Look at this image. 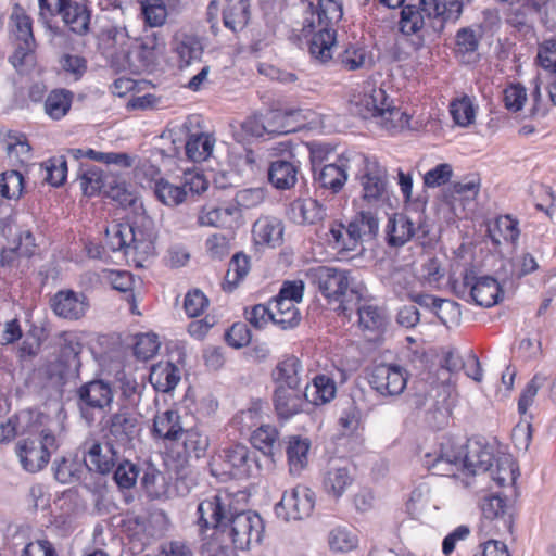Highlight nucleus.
<instances>
[{"label": "nucleus", "instance_id": "15", "mask_svg": "<svg viewBox=\"0 0 556 556\" xmlns=\"http://www.w3.org/2000/svg\"><path fill=\"white\" fill-rule=\"evenodd\" d=\"M369 383L381 395L395 396L404 391L407 377L400 366L380 364L374 367Z\"/></svg>", "mask_w": 556, "mask_h": 556}, {"label": "nucleus", "instance_id": "6", "mask_svg": "<svg viewBox=\"0 0 556 556\" xmlns=\"http://www.w3.org/2000/svg\"><path fill=\"white\" fill-rule=\"evenodd\" d=\"M457 295L466 301L472 300L482 307H492L497 304L504 295L505 290H514L515 281L513 278L501 277L500 279L491 276L476 277L472 270H466L463 280L457 289Z\"/></svg>", "mask_w": 556, "mask_h": 556}, {"label": "nucleus", "instance_id": "29", "mask_svg": "<svg viewBox=\"0 0 556 556\" xmlns=\"http://www.w3.org/2000/svg\"><path fill=\"white\" fill-rule=\"evenodd\" d=\"M182 431L180 415L176 409H167L154 416L152 433L155 437L176 442L180 440Z\"/></svg>", "mask_w": 556, "mask_h": 556}, {"label": "nucleus", "instance_id": "38", "mask_svg": "<svg viewBox=\"0 0 556 556\" xmlns=\"http://www.w3.org/2000/svg\"><path fill=\"white\" fill-rule=\"evenodd\" d=\"M506 21L507 23L517 28L518 30H527L531 26V16L539 13L541 5L538 2H530L525 0L522 2L509 3Z\"/></svg>", "mask_w": 556, "mask_h": 556}, {"label": "nucleus", "instance_id": "18", "mask_svg": "<svg viewBox=\"0 0 556 556\" xmlns=\"http://www.w3.org/2000/svg\"><path fill=\"white\" fill-rule=\"evenodd\" d=\"M224 460L229 466L230 475L235 478H248L261 469L260 459L243 444H233L224 450Z\"/></svg>", "mask_w": 556, "mask_h": 556}, {"label": "nucleus", "instance_id": "43", "mask_svg": "<svg viewBox=\"0 0 556 556\" xmlns=\"http://www.w3.org/2000/svg\"><path fill=\"white\" fill-rule=\"evenodd\" d=\"M154 194L163 204L175 207L186 200V190L182 186L174 185L166 179L155 181Z\"/></svg>", "mask_w": 556, "mask_h": 556}, {"label": "nucleus", "instance_id": "19", "mask_svg": "<svg viewBox=\"0 0 556 556\" xmlns=\"http://www.w3.org/2000/svg\"><path fill=\"white\" fill-rule=\"evenodd\" d=\"M289 154L290 159L271 161L268 167V180L278 190H290L298 182L300 161Z\"/></svg>", "mask_w": 556, "mask_h": 556}, {"label": "nucleus", "instance_id": "39", "mask_svg": "<svg viewBox=\"0 0 556 556\" xmlns=\"http://www.w3.org/2000/svg\"><path fill=\"white\" fill-rule=\"evenodd\" d=\"M277 441L278 430L270 425H262L251 434L252 445L271 460L279 445Z\"/></svg>", "mask_w": 556, "mask_h": 556}, {"label": "nucleus", "instance_id": "63", "mask_svg": "<svg viewBox=\"0 0 556 556\" xmlns=\"http://www.w3.org/2000/svg\"><path fill=\"white\" fill-rule=\"evenodd\" d=\"M527 100L526 88L521 84H511L503 91V102L510 112H518L523 108Z\"/></svg>", "mask_w": 556, "mask_h": 556}, {"label": "nucleus", "instance_id": "13", "mask_svg": "<svg viewBox=\"0 0 556 556\" xmlns=\"http://www.w3.org/2000/svg\"><path fill=\"white\" fill-rule=\"evenodd\" d=\"M83 448V462L88 470L106 475L113 470L118 460L119 452L109 440H105L104 444L93 439L86 440Z\"/></svg>", "mask_w": 556, "mask_h": 556}, {"label": "nucleus", "instance_id": "50", "mask_svg": "<svg viewBox=\"0 0 556 556\" xmlns=\"http://www.w3.org/2000/svg\"><path fill=\"white\" fill-rule=\"evenodd\" d=\"M70 0H38L39 3V15L42 22L47 25L48 29L51 31L52 38L51 40L55 42V40L64 38L65 33L59 28L53 27L49 24L48 17L53 16L55 14H60V11L66 5Z\"/></svg>", "mask_w": 556, "mask_h": 556}, {"label": "nucleus", "instance_id": "10", "mask_svg": "<svg viewBox=\"0 0 556 556\" xmlns=\"http://www.w3.org/2000/svg\"><path fill=\"white\" fill-rule=\"evenodd\" d=\"M76 395L80 416L88 425L94 422L96 412L102 413L110 409L114 397L111 384L101 379L81 384Z\"/></svg>", "mask_w": 556, "mask_h": 556}, {"label": "nucleus", "instance_id": "4", "mask_svg": "<svg viewBox=\"0 0 556 556\" xmlns=\"http://www.w3.org/2000/svg\"><path fill=\"white\" fill-rule=\"evenodd\" d=\"M355 106L358 115L375 118L388 131L396 132L409 127L410 116L395 105L382 87L366 83Z\"/></svg>", "mask_w": 556, "mask_h": 556}, {"label": "nucleus", "instance_id": "24", "mask_svg": "<svg viewBox=\"0 0 556 556\" xmlns=\"http://www.w3.org/2000/svg\"><path fill=\"white\" fill-rule=\"evenodd\" d=\"M83 344L73 333H64L61 338L60 354L58 362L63 366L62 375L65 377H76L81 367L80 353Z\"/></svg>", "mask_w": 556, "mask_h": 556}, {"label": "nucleus", "instance_id": "27", "mask_svg": "<svg viewBox=\"0 0 556 556\" xmlns=\"http://www.w3.org/2000/svg\"><path fill=\"white\" fill-rule=\"evenodd\" d=\"M353 482L350 467L342 462L328 465L324 476V489L336 498L340 497Z\"/></svg>", "mask_w": 556, "mask_h": 556}, {"label": "nucleus", "instance_id": "45", "mask_svg": "<svg viewBox=\"0 0 556 556\" xmlns=\"http://www.w3.org/2000/svg\"><path fill=\"white\" fill-rule=\"evenodd\" d=\"M180 439L182 440L184 451L187 457L199 459L204 456L208 447V438L198 429L191 428L182 431Z\"/></svg>", "mask_w": 556, "mask_h": 556}, {"label": "nucleus", "instance_id": "9", "mask_svg": "<svg viewBox=\"0 0 556 556\" xmlns=\"http://www.w3.org/2000/svg\"><path fill=\"white\" fill-rule=\"evenodd\" d=\"M53 448L54 435L43 430L37 438L20 440L15 445V454L25 471L36 473L47 466Z\"/></svg>", "mask_w": 556, "mask_h": 556}, {"label": "nucleus", "instance_id": "35", "mask_svg": "<svg viewBox=\"0 0 556 556\" xmlns=\"http://www.w3.org/2000/svg\"><path fill=\"white\" fill-rule=\"evenodd\" d=\"M215 138L207 132L189 134L185 142V153L192 162L206 161L213 152Z\"/></svg>", "mask_w": 556, "mask_h": 556}, {"label": "nucleus", "instance_id": "62", "mask_svg": "<svg viewBox=\"0 0 556 556\" xmlns=\"http://www.w3.org/2000/svg\"><path fill=\"white\" fill-rule=\"evenodd\" d=\"M142 14L150 26L157 27L166 21L167 11L161 0H146L142 2Z\"/></svg>", "mask_w": 556, "mask_h": 556}, {"label": "nucleus", "instance_id": "12", "mask_svg": "<svg viewBox=\"0 0 556 556\" xmlns=\"http://www.w3.org/2000/svg\"><path fill=\"white\" fill-rule=\"evenodd\" d=\"M314 508V493L305 486L286 491L276 505V514L285 520H301L308 517Z\"/></svg>", "mask_w": 556, "mask_h": 556}, {"label": "nucleus", "instance_id": "8", "mask_svg": "<svg viewBox=\"0 0 556 556\" xmlns=\"http://www.w3.org/2000/svg\"><path fill=\"white\" fill-rule=\"evenodd\" d=\"M108 243L113 251L148 256L154 252L155 236L151 229L136 224H117L106 230Z\"/></svg>", "mask_w": 556, "mask_h": 556}, {"label": "nucleus", "instance_id": "44", "mask_svg": "<svg viewBox=\"0 0 556 556\" xmlns=\"http://www.w3.org/2000/svg\"><path fill=\"white\" fill-rule=\"evenodd\" d=\"M114 468L113 478L119 489L129 490L136 485L140 473V467L137 464L118 455V460Z\"/></svg>", "mask_w": 556, "mask_h": 556}, {"label": "nucleus", "instance_id": "58", "mask_svg": "<svg viewBox=\"0 0 556 556\" xmlns=\"http://www.w3.org/2000/svg\"><path fill=\"white\" fill-rule=\"evenodd\" d=\"M260 73L266 75L271 80H276L282 85L287 86H298L299 88L305 90L311 89L307 84V80L301 79L295 73L288 72L285 70H280L274 66L261 67Z\"/></svg>", "mask_w": 556, "mask_h": 556}, {"label": "nucleus", "instance_id": "49", "mask_svg": "<svg viewBox=\"0 0 556 556\" xmlns=\"http://www.w3.org/2000/svg\"><path fill=\"white\" fill-rule=\"evenodd\" d=\"M214 532L210 540L202 545L203 556H235L233 545L227 540V536L219 533L218 527H212Z\"/></svg>", "mask_w": 556, "mask_h": 556}, {"label": "nucleus", "instance_id": "16", "mask_svg": "<svg viewBox=\"0 0 556 556\" xmlns=\"http://www.w3.org/2000/svg\"><path fill=\"white\" fill-rule=\"evenodd\" d=\"M429 230L426 229L422 223H416L405 214H394L389 218L386 239L388 245L392 248H400L412 240L415 236L425 238Z\"/></svg>", "mask_w": 556, "mask_h": 556}, {"label": "nucleus", "instance_id": "31", "mask_svg": "<svg viewBox=\"0 0 556 556\" xmlns=\"http://www.w3.org/2000/svg\"><path fill=\"white\" fill-rule=\"evenodd\" d=\"M309 448V439L301 435L289 437L286 454L291 475H300L307 467Z\"/></svg>", "mask_w": 556, "mask_h": 556}, {"label": "nucleus", "instance_id": "22", "mask_svg": "<svg viewBox=\"0 0 556 556\" xmlns=\"http://www.w3.org/2000/svg\"><path fill=\"white\" fill-rule=\"evenodd\" d=\"M300 114V111H273L268 113L261 125L256 124L251 128L254 136L261 137L265 132L270 135H287L294 132L298 128L296 125L291 123V119Z\"/></svg>", "mask_w": 556, "mask_h": 556}, {"label": "nucleus", "instance_id": "23", "mask_svg": "<svg viewBox=\"0 0 556 556\" xmlns=\"http://www.w3.org/2000/svg\"><path fill=\"white\" fill-rule=\"evenodd\" d=\"M289 215L299 225H315L323 222L328 213L327 207L323 203L307 198L294 200L290 204Z\"/></svg>", "mask_w": 556, "mask_h": 556}, {"label": "nucleus", "instance_id": "55", "mask_svg": "<svg viewBox=\"0 0 556 556\" xmlns=\"http://www.w3.org/2000/svg\"><path fill=\"white\" fill-rule=\"evenodd\" d=\"M11 20L15 26V37L17 41H28L35 43L33 35V25L29 16L25 14L23 9L16 4L13 9Z\"/></svg>", "mask_w": 556, "mask_h": 556}, {"label": "nucleus", "instance_id": "7", "mask_svg": "<svg viewBox=\"0 0 556 556\" xmlns=\"http://www.w3.org/2000/svg\"><path fill=\"white\" fill-rule=\"evenodd\" d=\"M470 463L472 465L467 464L466 445L452 439L443 441L440 452L433 457L426 455V465L438 476H455L457 472L472 476L479 473L478 457L472 458Z\"/></svg>", "mask_w": 556, "mask_h": 556}, {"label": "nucleus", "instance_id": "46", "mask_svg": "<svg viewBox=\"0 0 556 556\" xmlns=\"http://www.w3.org/2000/svg\"><path fill=\"white\" fill-rule=\"evenodd\" d=\"M507 266L510 269V276H504L505 278H513L515 281V287L517 286V280L522 277L532 274L539 268V264L534 256L528 252L522 253L520 256L516 257L514 261L509 262L502 266L501 270L506 273Z\"/></svg>", "mask_w": 556, "mask_h": 556}, {"label": "nucleus", "instance_id": "30", "mask_svg": "<svg viewBox=\"0 0 556 556\" xmlns=\"http://www.w3.org/2000/svg\"><path fill=\"white\" fill-rule=\"evenodd\" d=\"M250 0H225L223 9L224 26L232 33L245 28L251 17Z\"/></svg>", "mask_w": 556, "mask_h": 556}, {"label": "nucleus", "instance_id": "53", "mask_svg": "<svg viewBox=\"0 0 556 556\" xmlns=\"http://www.w3.org/2000/svg\"><path fill=\"white\" fill-rule=\"evenodd\" d=\"M467 450V464L472 465L470 460L478 457V469L480 472H491L493 469V462L496 458L491 448L481 446L478 442L469 443L466 445Z\"/></svg>", "mask_w": 556, "mask_h": 556}, {"label": "nucleus", "instance_id": "1", "mask_svg": "<svg viewBox=\"0 0 556 556\" xmlns=\"http://www.w3.org/2000/svg\"><path fill=\"white\" fill-rule=\"evenodd\" d=\"M198 515L197 523L201 530L218 527L219 533L238 549H248L263 539V519L257 513L240 506L238 495L218 492L199 503Z\"/></svg>", "mask_w": 556, "mask_h": 556}, {"label": "nucleus", "instance_id": "3", "mask_svg": "<svg viewBox=\"0 0 556 556\" xmlns=\"http://www.w3.org/2000/svg\"><path fill=\"white\" fill-rule=\"evenodd\" d=\"M446 0H418L407 3L401 11L400 30L405 36H413L415 50L425 46L426 38L440 33L444 28Z\"/></svg>", "mask_w": 556, "mask_h": 556}, {"label": "nucleus", "instance_id": "11", "mask_svg": "<svg viewBox=\"0 0 556 556\" xmlns=\"http://www.w3.org/2000/svg\"><path fill=\"white\" fill-rule=\"evenodd\" d=\"M104 438L118 447L131 446L141 428L138 416L127 407L111 414L103 426Z\"/></svg>", "mask_w": 556, "mask_h": 556}, {"label": "nucleus", "instance_id": "37", "mask_svg": "<svg viewBox=\"0 0 556 556\" xmlns=\"http://www.w3.org/2000/svg\"><path fill=\"white\" fill-rule=\"evenodd\" d=\"M337 392L333 379L326 375H317L313 379L312 384H307L304 389L306 402L314 405H321L330 402Z\"/></svg>", "mask_w": 556, "mask_h": 556}, {"label": "nucleus", "instance_id": "56", "mask_svg": "<svg viewBox=\"0 0 556 556\" xmlns=\"http://www.w3.org/2000/svg\"><path fill=\"white\" fill-rule=\"evenodd\" d=\"M24 187L23 175L17 170L4 172L0 180V194L7 199H16Z\"/></svg>", "mask_w": 556, "mask_h": 556}, {"label": "nucleus", "instance_id": "34", "mask_svg": "<svg viewBox=\"0 0 556 556\" xmlns=\"http://www.w3.org/2000/svg\"><path fill=\"white\" fill-rule=\"evenodd\" d=\"M303 370L300 359L295 356H289L279 362L273 371V379L276 387L300 388L301 372Z\"/></svg>", "mask_w": 556, "mask_h": 556}, {"label": "nucleus", "instance_id": "40", "mask_svg": "<svg viewBox=\"0 0 556 556\" xmlns=\"http://www.w3.org/2000/svg\"><path fill=\"white\" fill-rule=\"evenodd\" d=\"M482 514L488 519H496L501 522L504 528L511 531L513 528V516L508 511L509 507L506 504L505 498L500 495H492L483 500Z\"/></svg>", "mask_w": 556, "mask_h": 556}, {"label": "nucleus", "instance_id": "64", "mask_svg": "<svg viewBox=\"0 0 556 556\" xmlns=\"http://www.w3.org/2000/svg\"><path fill=\"white\" fill-rule=\"evenodd\" d=\"M367 53L362 47H348L343 53L339 55V62L348 71H357L366 64Z\"/></svg>", "mask_w": 556, "mask_h": 556}, {"label": "nucleus", "instance_id": "57", "mask_svg": "<svg viewBox=\"0 0 556 556\" xmlns=\"http://www.w3.org/2000/svg\"><path fill=\"white\" fill-rule=\"evenodd\" d=\"M160 349L157 336L154 333H141L136 338L134 354L138 359L148 361L152 358Z\"/></svg>", "mask_w": 556, "mask_h": 556}, {"label": "nucleus", "instance_id": "51", "mask_svg": "<svg viewBox=\"0 0 556 556\" xmlns=\"http://www.w3.org/2000/svg\"><path fill=\"white\" fill-rule=\"evenodd\" d=\"M410 299L414 303L418 304L419 306L431 309L444 325H446L447 321L441 315V312L455 309L457 306L455 302L435 298L427 293L410 294Z\"/></svg>", "mask_w": 556, "mask_h": 556}, {"label": "nucleus", "instance_id": "48", "mask_svg": "<svg viewBox=\"0 0 556 556\" xmlns=\"http://www.w3.org/2000/svg\"><path fill=\"white\" fill-rule=\"evenodd\" d=\"M327 236L328 243L338 251H355L359 245L357 242H353L349 227L342 223H331Z\"/></svg>", "mask_w": 556, "mask_h": 556}, {"label": "nucleus", "instance_id": "52", "mask_svg": "<svg viewBox=\"0 0 556 556\" xmlns=\"http://www.w3.org/2000/svg\"><path fill=\"white\" fill-rule=\"evenodd\" d=\"M356 309L358 315L359 326L364 330L379 331L386 325L384 316L375 306H359V303L353 306V311Z\"/></svg>", "mask_w": 556, "mask_h": 556}, {"label": "nucleus", "instance_id": "41", "mask_svg": "<svg viewBox=\"0 0 556 556\" xmlns=\"http://www.w3.org/2000/svg\"><path fill=\"white\" fill-rule=\"evenodd\" d=\"M72 101V91L65 89L53 90L45 101V111L52 119H61L70 111Z\"/></svg>", "mask_w": 556, "mask_h": 556}, {"label": "nucleus", "instance_id": "47", "mask_svg": "<svg viewBox=\"0 0 556 556\" xmlns=\"http://www.w3.org/2000/svg\"><path fill=\"white\" fill-rule=\"evenodd\" d=\"M78 177L85 195L92 197L104 187L102 170L96 166L80 165Z\"/></svg>", "mask_w": 556, "mask_h": 556}, {"label": "nucleus", "instance_id": "14", "mask_svg": "<svg viewBox=\"0 0 556 556\" xmlns=\"http://www.w3.org/2000/svg\"><path fill=\"white\" fill-rule=\"evenodd\" d=\"M363 198L368 202L382 200L388 193V173L374 157L364 159L361 174Z\"/></svg>", "mask_w": 556, "mask_h": 556}, {"label": "nucleus", "instance_id": "28", "mask_svg": "<svg viewBox=\"0 0 556 556\" xmlns=\"http://www.w3.org/2000/svg\"><path fill=\"white\" fill-rule=\"evenodd\" d=\"M348 227L353 242L362 244L376 238L379 231V220L375 213L362 211L349 222Z\"/></svg>", "mask_w": 556, "mask_h": 556}, {"label": "nucleus", "instance_id": "32", "mask_svg": "<svg viewBox=\"0 0 556 556\" xmlns=\"http://www.w3.org/2000/svg\"><path fill=\"white\" fill-rule=\"evenodd\" d=\"M252 233L256 244L276 247L282 241L283 226L278 218L261 217L254 223Z\"/></svg>", "mask_w": 556, "mask_h": 556}, {"label": "nucleus", "instance_id": "5", "mask_svg": "<svg viewBox=\"0 0 556 556\" xmlns=\"http://www.w3.org/2000/svg\"><path fill=\"white\" fill-rule=\"evenodd\" d=\"M311 278L320 293L330 302L338 303V311L345 316L362 299V287L356 283L352 273L330 266H318L311 270Z\"/></svg>", "mask_w": 556, "mask_h": 556}, {"label": "nucleus", "instance_id": "59", "mask_svg": "<svg viewBox=\"0 0 556 556\" xmlns=\"http://www.w3.org/2000/svg\"><path fill=\"white\" fill-rule=\"evenodd\" d=\"M450 111L454 122L462 127L470 125L475 119V109L468 97L453 101Z\"/></svg>", "mask_w": 556, "mask_h": 556}, {"label": "nucleus", "instance_id": "17", "mask_svg": "<svg viewBox=\"0 0 556 556\" xmlns=\"http://www.w3.org/2000/svg\"><path fill=\"white\" fill-rule=\"evenodd\" d=\"M90 306L88 296L83 292L60 290L51 299V308L54 314L68 320L83 318Z\"/></svg>", "mask_w": 556, "mask_h": 556}, {"label": "nucleus", "instance_id": "21", "mask_svg": "<svg viewBox=\"0 0 556 556\" xmlns=\"http://www.w3.org/2000/svg\"><path fill=\"white\" fill-rule=\"evenodd\" d=\"M314 173V181L318 187L339 193L348 180L346 160L337 157L334 162L323 165Z\"/></svg>", "mask_w": 556, "mask_h": 556}, {"label": "nucleus", "instance_id": "60", "mask_svg": "<svg viewBox=\"0 0 556 556\" xmlns=\"http://www.w3.org/2000/svg\"><path fill=\"white\" fill-rule=\"evenodd\" d=\"M516 465L509 456H501L496 458V469L490 472L491 478L503 486L507 481L514 483L516 481Z\"/></svg>", "mask_w": 556, "mask_h": 556}, {"label": "nucleus", "instance_id": "26", "mask_svg": "<svg viewBox=\"0 0 556 556\" xmlns=\"http://www.w3.org/2000/svg\"><path fill=\"white\" fill-rule=\"evenodd\" d=\"M173 50L178 56L179 67L182 68L201 59L203 45L193 34L177 33L174 37Z\"/></svg>", "mask_w": 556, "mask_h": 556}, {"label": "nucleus", "instance_id": "33", "mask_svg": "<svg viewBox=\"0 0 556 556\" xmlns=\"http://www.w3.org/2000/svg\"><path fill=\"white\" fill-rule=\"evenodd\" d=\"M149 381L154 391L167 393L180 381V370L173 363H159L152 366Z\"/></svg>", "mask_w": 556, "mask_h": 556}, {"label": "nucleus", "instance_id": "42", "mask_svg": "<svg viewBox=\"0 0 556 556\" xmlns=\"http://www.w3.org/2000/svg\"><path fill=\"white\" fill-rule=\"evenodd\" d=\"M250 270V258L242 252L236 253L229 263L223 289L231 292Z\"/></svg>", "mask_w": 556, "mask_h": 556}, {"label": "nucleus", "instance_id": "61", "mask_svg": "<svg viewBox=\"0 0 556 556\" xmlns=\"http://www.w3.org/2000/svg\"><path fill=\"white\" fill-rule=\"evenodd\" d=\"M546 380L547 378L543 374H535L527 383L518 401V410L520 414H525L532 405L538 391L545 384Z\"/></svg>", "mask_w": 556, "mask_h": 556}, {"label": "nucleus", "instance_id": "2", "mask_svg": "<svg viewBox=\"0 0 556 556\" xmlns=\"http://www.w3.org/2000/svg\"><path fill=\"white\" fill-rule=\"evenodd\" d=\"M343 15L341 0H318L316 8L308 5L303 21V33L313 35L309 41L311 55L321 63L332 58V48L336 45V30L333 25Z\"/></svg>", "mask_w": 556, "mask_h": 556}, {"label": "nucleus", "instance_id": "20", "mask_svg": "<svg viewBox=\"0 0 556 556\" xmlns=\"http://www.w3.org/2000/svg\"><path fill=\"white\" fill-rule=\"evenodd\" d=\"M273 402L278 418L288 420L303 412L306 400L301 388L276 387Z\"/></svg>", "mask_w": 556, "mask_h": 556}, {"label": "nucleus", "instance_id": "25", "mask_svg": "<svg viewBox=\"0 0 556 556\" xmlns=\"http://www.w3.org/2000/svg\"><path fill=\"white\" fill-rule=\"evenodd\" d=\"M59 15L74 34L83 36L89 31L91 12L86 3L70 0Z\"/></svg>", "mask_w": 556, "mask_h": 556}, {"label": "nucleus", "instance_id": "36", "mask_svg": "<svg viewBox=\"0 0 556 556\" xmlns=\"http://www.w3.org/2000/svg\"><path fill=\"white\" fill-rule=\"evenodd\" d=\"M86 464L75 457H61L53 462L54 478L63 484L79 482L86 472Z\"/></svg>", "mask_w": 556, "mask_h": 556}, {"label": "nucleus", "instance_id": "54", "mask_svg": "<svg viewBox=\"0 0 556 556\" xmlns=\"http://www.w3.org/2000/svg\"><path fill=\"white\" fill-rule=\"evenodd\" d=\"M307 148L313 172H316L325 164L331 163L330 161L336 156L334 147L327 142L313 141L307 144Z\"/></svg>", "mask_w": 556, "mask_h": 556}]
</instances>
